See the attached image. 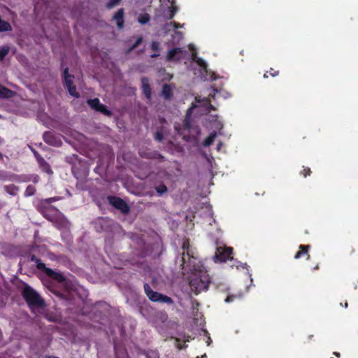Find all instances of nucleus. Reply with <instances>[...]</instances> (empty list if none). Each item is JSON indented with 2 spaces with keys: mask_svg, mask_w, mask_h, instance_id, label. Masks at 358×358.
<instances>
[{
  "mask_svg": "<svg viewBox=\"0 0 358 358\" xmlns=\"http://www.w3.org/2000/svg\"><path fill=\"white\" fill-rule=\"evenodd\" d=\"M34 155H35V157H36V158H37V157L40 156V155H38V153L37 152H36V151H34Z\"/></svg>",
  "mask_w": 358,
  "mask_h": 358,
  "instance_id": "41",
  "label": "nucleus"
},
{
  "mask_svg": "<svg viewBox=\"0 0 358 358\" xmlns=\"http://www.w3.org/2000/svg\"><path fill=\"white\" fill-rule=\"evenodd\" d=\"M108 199L109 203L115 208L120 210L122 213L126 215L129 213L130 208L123 199L113 196H108Z\"/></svg>",
  "mask_w": 358,
  "mask_h": 358,
  "instance_id": "5",
  "label": "nucleus"
},
{
  "mask_svg": "<svg viewBox=\"0 0 358 358\" xmlns=\"http://www.w3.org/2000/svg\"><path fill=\"white\" fill-rule=\"evenodd\" d=\"M171 24L173 25V27L176 28V29H178L179 27H181V25H180L178 23L176 22H171Z\"/></svg>",
  "mask_w": 358,
  "mask_h": 358,
  "instance_id": "36",
  "label": "nucleus"
},
{
  "mask_svg": "<svg viewBox=\"0 0 358 358\" xmlns=\"http://www.w3.org/2000/svg\"><path fill=\"white\" fill-rule=\"evenodd\" d=\"M155 138L158 141H161L163 139V134L161 132L157 131L155 134Z\"/></svg>",
  "mask_w": 358,
  "mask_h": 358,
  "instance_id": "33",
  "label": "nucleus"
},
{
  "mask_svg": "<svg viewBox=\"0 0 358 358\" xmlns=\"http://www.w3.org/2000/svg\"><path fill=\"white\" fill-rule=\"evenodd\" d=\"M162 95L165 99H171L173 96V90L171 86L168 84H164L162 90Z\"/></svg>",
  "mask_w": 358,
  "mask_h": 358,
  "instance_id": "15",
  "label": "nucleus"
},
{
  "mask_svg": "<svg viewBox=\"0 0 358 358\" xmlns=\"http://www.w3.org/2000/svg\"><path fill=\"white\" fill-rule=\"evenodd\" d=\"M31 261L36 264V267L39 270L45 271L47 268L44 263L41 262V260L35 255H31Z\"/></svg>",
  "mask_w": 358,
  "mask_h": 358,
  "instance_id": "19",
  "label": "nucleus"
},
{
  "mask_svg": "<svg viewBox=\"0 0 358 358\" xmlns=\"http://www.w3.org/2000/svg\"><path fill=\"white\" fill-rule=\"evenodd\" d=\"M9 48L8 46H4L0 48V59H3L8 53Z\"/></svg>",
  "mask_w": 358,
  "mask_h": 358,
  "instance_id": "25",
  "label": "nucleus"
},
{
  "mask_svg": "<svg viewBox=\"0 0 358 358\" xmlns=\"http://www.w3.org/2000/svg\"><path fill=\"white\" fill-rule=\"evenodd\" d=\"M141 157L146 159H164V157L159 153L157 152H148L145 151H141L139 152Z\"/></svg>",
  "mask_w": 358,
  "mask_h": 358,
  "instance_id": "16",
  "label": "nucleus"
},
{
  "mask_svg": "<svg viewBox=\"0 0 358 358\" xmlns=\"http://www.w3.org/2000/svg\"><path fill=\"white\" fill-rule=\"evenodd\" d=\"M196 106L193 105V106H192V108L189 109V110H191L192 109H193V108H196Z\"/></svg>",
  "mask_w": 358,
  "mask_h": 358,
  "instance_id": "44",
  "label": "nucleus"
},
{
  "mask_svg": "<svg viewBox=\"0 0 358 358\" xmlns=\"http://www.w3.org/2000/svg\"><path fill=\"white\" fill-rule=\"evenodd\" d=\"M181 269L185 272H190L194 273L196 272H201L205 271V268L202 264L196 263V259L190 253V251L182 252L181 257Z\"/></svg>",
  "mask_w": 358,
  "mask_h": 358,
  "instance_id": "3",
  "label": "nucleus"
},
{
  "mask_svg": "<svg viewBox=\"0 0 358 358\" xmlns=\"http://www.w3.org/2000/svg\"><path fill=\"white\" fill-rule=\"evenodd\" d=\"M231 253V248H217V252L215 253V258H217L220 262H224L230 258V255Z\"/></svg>",
  "mask_w": 358,
  "mask_h": 358,
  "instance_id": "10",
  "label": "nucleus"
},
{
  "mask_svg": "<svg viewBox=\"0 0 358 358\" xmlns=\"http://www.w3.org/2000/svg\"><path fill=\"white\" fill-rule=\"evenodd\" d=\"M159 56V53H156V52H155V53H153V54H152V55H150V57H151L152 58H157V57H158Z\"/></svg>",
  "mask_w": 358,
  "mask_h": 358,
  "instance_id": "37",
  "label": "nucleus"
},
{
  "mask_svg": "<svg viewBox=\"0 0 358 358\" xmlns=\"http://www.w3.org/2000/svg\"><path fill=\"white\" fill-rule=\"evenodd\" d=\"M18 187L14 185H10L5 187V190L10 195H16L18 192Z\"/></svg>",
  "mask_w": 358,
  "mask_h": 358,
  "instance_id": "21",
  "label": "nucleus"
},
{
  "mask_svg": "<svg viewBox=\"0 0 358 358\" xmlns=\"http://www.w3.org/2000/svg\"><path fill=\"white\" fill-rule=\"evenodd\" d=\"M142 82V87H143V91L145 94V96L148 99L151 98V88L148 83V79L147 78H142L141 79Z\"/></svg>",
  "mask_w": 358,
  "mask_h": 358,
  "instance_id": "12",
  "label": "nucleus"
},
{
  "mask_svg": "<svg viewBox=\"0 0 358 358\" xmlns=\"http://www.w3.org/2000/svg\"><path fill=\"white\" fill-rule=\"evenodd\" d=\"M195 101H196V102L201 103V106H203V107H205L206 108V103L203 101V99H201L200 97L196 96L195 98Z\"/></svg>",
  "mask_w": 358,
  "mask_h": 358,
  "instance_id": "34",
  "label": "nucleus"
},
{
  "mask_svg": "<svg viewBox=\"0 0 358 358\" xmlns=\"http://www.w3.org/2000/svg\"><path fill=\"white\" fill-rule=\"evenodd\" d=\"M37 160L40 164L41 168L43 169V171L48 174L52 173V171L49 164L42 157H37Z\"/></svg>",
  "mask_w": 358,
  "mask_h": 358,
  "instance_id": "13",
  "label": "nucleus"
},
{
  "mask_svg": "<svg viewBox=\"0 0 358 358\" xmlns=\"http://www.w3.org/2000/svg\"><path fill=\"white\" fill-rule=\"evenodd\" d=\"M113 20L116 21L117 26L119 29L124 27V9H119L114 15Z\"/></svg>",
  "mask_w": 358,
  "mask_h": 358,
  "instance_id": "11",
  "label": "nucleus"
},
{
  "mask_svg": "<svg viewBox=\"0 0 358 358\" xmlns=\"http://www.w3.org/2000/svg\"><path fill=\"white\" fill-rule=\"evenodd\" d=\"M122 0H109V1L106 4V7L109 9L113 8V7L118 5Z\"/></svg>",
  "mask_w": 358,
  "mask_h": 358,
  "instance_id": "27",
  "label": "nucleus"
},
{
  "mask_svg": "<svg viewBox=\"0 0 358 358\" xmlns=\"http://www.w3.org/2000/svg\"><path fill=\"white\" fill-rule=\"evenodd\" d=\"M144 290L149 299L153 302H162L166 303L168 304H172L173 303V301L171 297L153 291L150 286L147 283L144 285Z\"/></svg>",
  "mask_w": 358,
  "mask_h": 358,
  "instance_id": "4",
  "label": "nucleus"
},
{
  "mask_svg": "<svg viewBox=\"0 0 358 358\" xmlns=\"http://www.w3.org/2000/svg\"><path fill=\"white\" fill-rule=\"evenodd\" d=\"M150 20V16L148 13H141L137 18V21L141 24H145L149 22Z\"/></svg>",
  "mask_w": 358,
  "mask_h": 358,
  "instance_id": "18",
  "label": "nucleus"
},
{
  "mask_svg": "<svg viewBox=\"0 0 358 358\" xmlns=\"http://www.w3.org/2000/svg\"><path fill=\"white\" fill-rule=\"evenodd\" d=\"M36 192V188L35 187H34L33 185H29L27 186L26 190H25V192H24V195L26 196H31L32 195H34Z\"/></svg>",
  "mask_w": 358,
  "mask_h": 358,
  "instance_id": "24",
  "label": "nucleus"
},
{
  "mask_svg": "<svg viewBox=\"0 0 358 358\" xmlns=\"http://www.w3.org/2000/svg\"><path fill=\"white\" fill-rule=\"evenodd\" d=\"M150 48L154 52H159L161 49L160 44L157 41H152L150 45Z\"/></svg>",
  "mask_w": 358,
  "mask_h": 358,
  "instance_id": "28",
  "label": "nucleus"
},
{
  "mask_svg": "<svg viewBox=\"0 0 358 358\" xmlns=\"http://www.w3.org/2000/svg\"><path fill=\"white\" fill-rule=\"evenodd\" d=\"M21 294L31 308H43L45 306V300L27 284H24Z\"/></svg>",
  "mask_w": 358,
  "mask_h": 358,
  "instance_id": "1",
  "label": "nucleus"
},
{
  "mask_svg": "<svg viewBox=\"0 0 358 358\" xmlns=\"http://www.w3.org/2000/svg\"><path fill=\"white\" fill-rule=\"evenodd\" d=\"M308 248L309 245H300L301 251L296 253L295 258H299L303 253H307Z\"/></svg>",
  "mask_w": 358,
  "mask_h": 358,
  "instance_id": "30",
  "label": "nucleus"
},
{
  "mask_svg": "<svg viewBox=\"0 0 358 358\" xmlns=\"http://www.w3.org/2000/svg\"><path fill=\"white\" fill-rule=\"evenodd\" d=\"M335 355H336V356H338V355H339V354H338V353H336V352H335Z\"/></svg>",
  "mask_w": 358,
  "mask_h": 358,
  "instance_id": "46",
  "label": "nucleus"
},
{
  "mask_svg": "<svg viewBox=\"0 0 358 358\" xmlns=\"http://www.w3.org/2000/svg\"><path fill=\"white\" fill-rule=\"evenodd\" d=\"M234 298V296H228L227 299H225L226 302H230Z\"/></svg>",
  "mask_w": 358,
  "mask_h": 358,
  "instance_id": "35",
  "label": "nucleus"
},
{
  "mask_svg": "<svg viewBox=\"0 0 358 358\" xmlns=\"http://www.w3.org/2000/svg\"><path fill=\"white\" fill-rule=\"evenodd\" d=\"M185 127H186L187 128H188V129L189 128V123H188L187 122H185Z\"/></svg>",
  "mask_w": 358,
  "mask_h": 358,
  "instance_id": "43",
  "label": "nucleus"
},
{
  "mask_svg": "<svg viewBox=\"0 0 358 358\" xmlns=\"http://www.w3.org/2000/svg\"><path fill=\"white\" fill-rule=\"evenodd\" d=\"M155 189L159 195H162V194L165 193L167 191V187L164 185H161L157 186L155 187Z\"/></svg>",
  "mask_w": 358,
  "mask_h": 358,
  "instance_id": "29",
  "label": "nucleus"
},
{
  "mask_svg": "<svg viewBox=\"0 0 358 358\" xmlns=\"http://www.w3.org/2000/svg\"><path fill=\"white\" fill-rule=\"evenodd\" d=\"M87 103L91 108L95 110L97 112H100L107 116H110L112 115V113L108 110L104 105L101 103L99 99L97 98L88 99Z\"/></svg>",
  "mask_w": 358,
  "mask_h": 358,
  "instance_id": "7",
  "label": "nucleus"
},
{
  "mask_svg": "<svg viewBox=\"0 0 358 358\" xmlns=\"http://www.w3.org/2000/svg\"><path fill=\"white\" fill-rule=\"evenodd\" d=\"M217 136V133L215 131L212 132L203 142V145L205 147H208L210 145L215 141V138Z\"/></svg>",
  "mask_w": 358,
  "mask_h": 358,
  "instance_id": "17",
  "label": "nucleus"
},
{
  "mask_svg": "<svg viewBox=\"0 0 358 358\" xmlns=\"http://www.w3.org/2000/svg\"><path fill=\"white\" fill-rule=\"evenodd\" d=\"M176 7L175 6H170L169 7V10H168V13L166 15V17L168 19V20H171L173 17L175 13H176Z\"/></svg>",
  "mask_w": 358,
  "mask_h": 358,
  "instance_id": "23",
  "label": "nucleus"
},
{
  "mask_svg": "<svg viewBox=\"0 0 358 358\" xmlns=\"http://www.w3.org/2000/svg\"><path fill=\"white\" fill-rule=\"evenodd\" d=\"M64 85L67 87L69 94L76 98L79 97V94L76 92V87L73 85V79L74 78L73 76L69 74V69L65 68L64 70Z\"/></svg>",
  "mask_w": 358,
  "mask_h": 358,
  "instance_id": "6",
  "label": "nucleus"
},
{
  "mask_svg": "<svg viewBox=\"0 0 358 358\" xmlns=\"http://www.w3.org/2000/svg\"><path fill=\"white\" fill-rule=\"evenodd\" d=\"M176 34H178L180 36V37H182V33L180 31H176Z\"/></svg>",
  "mask_w": 358,
  "mask_h": 358,
  "instance_id": "40",
  "label": "nucleus"
},
{
  "mask_svg": "<svg viewBox=\"0 0 358 358\" xmlns=\"http://www.w3.org/2000/svg\"><path fill=\"white\" fill-rule=\"evenodd\" d=\"M210 282V277L206 270L192 273L189 279L191 289L196 294L207 289Z\"/></svg>",
  "mask_w": 358,
  "mask_h": 358,
  "instance_id": "2",
  "label": "nucleus"
},
{
  "mask_svg": "<svg viewBox=\"0 0 358 358\" xmlns=\"http://www.w3.org/2000/svg\"><path fill=\"white\" fill-rule=\"evenodd\" d=\"M44 271L50 278H53L59 282L64 283V286L67 289H71V282H67L66 278L61 273L56 272L49 268H46Z\"/></svg>",
  "mask_w": 358,
  "mask_h": 358,
  "instance_id": "8",
  "label": "nucleus"
},
{
  "mask_svg": "<svg viewBox=\"0 0 358 358\" xmlns=\"http://www.w3.org/2000/svg\"><path fill=\"white\" fill-rule=\"evenodd\" d=\"M203 101L206 103V112L207 113H209L211 110H215V108L212 104H210V100L208 98H206V97L203 98Z\"/></svg>",
  "mask_w": 358,
  "mask_h": 358,
  "instance_id": "26",
  "label": "nucleus"
},
{
  "mask_svg": "<svg viewBox=\"0 0 358 358\" xmlns=\"http://www.w3.org/2000/svg\"><path fill=\"white\" fill-rule=\"evenodd\" d=\"M196 62L202 67L204 70H206L207 69V64L201 59L197 58L196 59Z\"/></svg>",
  "mask_w": 358,
  "mask_h": 358,
  "instance_id": "31",
  "label": "nucleus"
},
{
  "mask_svg": "<svg viewBox=\"0 0 358 358\" xmlns=\"http://www.w3.org/2000/svg\"><path fill=\"white\" fill-rule=\"evenodd\" d=\"M12 93L11 90L0 85V97L8 98Z\"/></svg>",
  "mask_w": 358,
  "mask_h": 358,
  "instance_id": "20",
  "label": "nucleus"
},
{
  "mask_svg": "<svg viewBox=\"0 0 358 358\" xmlns=\"http://www.w3.org/2000/svg\"><path fill=\"white\" fill-rule=\"evenodd\" d=\"M189 242L188 240H185L182 246L183 252H185V250H187V252L189 251Z\"/></svg>",
  "mask_w": 358,
  "mask_h": 358,
  "instance_id": "32",
  "label": "nucleus"
},
{
  "mask_svg": "<svg viewBox=\"0 0 358 358\" xmlns=\"http://www.w3.org/2000/svg\"><path fill=\"white\" fill-rule=\"evenodd\" d=\"M186 51L182 48H176L169 50L167 52L166 60L179 62L182 59Z\"/></svg>",
  "mask_w": 358,
  "mask_h": 358,
  "instance_id": "9",
  "label": "nucleus"
},
{
  "mask_svg": "<svg viewBox=\"0 0 358 358\" xmlns=\"http://www.w3.org/2000/svg\"><path fill=\"white\" fill-rule=\"evenodd\" d=\"M48 358H59V357H55V356H50V357H48Z\"/></svg>",
  "mask_w": 358,
  "mask_h": 358,
  "instance_id": "45",
  "label": "nucleus"
},
{
  "mask_svg": "<svg viewBox=\"0 0 358 358\" xmlns=\"http://www.w3.org/2000/svg\"><path fill=\"white\" fill-rule=\"evenodd\" d=\"M216 128L222 129V124L221 123L218 122L217 126L216 127Z\"/></svg>",
  "mask_w": 358,
  "mask_h": 358,
  "instance_id": "39",
  "label": "nucleus"
},
{
  "mask_svg": "<svg viewBox=\"0 0 358 358\" xmlns=\"http://www.w3.org/2000/svg\"><path fill=\"white\" fill-rule=\"evenodd\" d=\"M143 42V37L140 36L138 37L136 42L130 46V48L126 51V54H129L131 51H133L134 49H136L138 45L141 44Z\"/></svg>",
  "mask_w": 358,
  "mask_h": 358,
  "instance_id": "22",
  "label": "nucleus"
},
{
  "mask_svg": "<svg viewBox=\"0 0 358 358\" xmlns=\"http://www.w3.org/2000/svg\"><path fill=\"white\" fill-rule=\"evenodd\" d=\"M43 139L47 143H48L50 145H58L57 140L56 139V138L53 136V134L50 131H46L44 133Z\"/></svg>",
  "mask_w": 358,
  "mask_h": 358,
  "instance_id": "14",
  "label": "nucleus"
},
{
  "mask_svg": "<svg viewBox=\"0 0 358 358\" xmlns=\"http://www.w3.org/2000/svg\"><path fill=\"white\" fill-rule=\"evenodd\" d=\"M222 146V142H220L217 145V150H220L221 147Z\"/></svg>",
  "mask_w": 358,
  "mask_h": 358,
  "instance_id": "38",
  "label": "nucleus"
},
{
  "mask_svg": "<svg viewBox=\"0 0 358 358\" xmlns=\"http://www.w3.org/2000/svg\"><path fill=\"white\" fill-rule=\"evenodd\" d=\"M38 181V177L34 178V182L36 183V182H37Z\"/></svg>",
  "mask_w": 358,
  "mask_h": 358,
  "instance_id": "42",
  "label": "nucleus"
}]
</instances>
